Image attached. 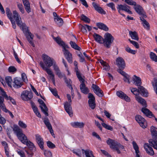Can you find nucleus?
Here are the masks:
<instances>
[{
  "label": "nucleus",
  "mask_w": 157,
  "mask_h": 157,
  "mask_svg": "<svg viewBox=\"0 0 157 157\" xmlns=\"http://www.w3.org/2000/svg\"><path fill=\"white\" fill-rule=\"evenodd\" d=\"M13 17L14 18L17 25L23 31L27 39L30 44L33 47L35 44L32 41L33 36L31 32L29 31L28 27L24 23H22L20 15L16 10L13 12Z\"/></svg>",
  "instance_id": "obj_1"
},
{
  "label": "nucleus",
  "mask_w": 157,
  "mask_h": 157,
  "mask_svg": "<svg viewBox=\"0 0 157 157\" xmlns=\"http://www.w3.org/2000/svg\"><path fill=\"white\" fill-rule=\"evenodd\" d=\"M13 130L18 139L22 143L25 144L28 140L27 136L23 133L22 130L16 125H14Z\"/></svg>",
  "instance_id": "obj_2"
},
{
  "label": "nucleus",
  "mask_w": 157,
  "mask_h": 157,
  "mask_svg": "<svg viewBox=\"0 0 157 157\" xmlns=\"http://www.w3.org/2000/svg\"><path fill=\"white\" fill-rule=\"evenodd\" d=\"M104 38L103 39V44L107 48L110 47L111 44L113 42L114 38L113 36L109 33H106L104 35Z\"/></svg>",
  "instance_id": "obj_3"
},
{
  "label": "nucleus",
  "mask_w": 157,
  "mask_h": 157,
  "mask_svg": "<svg viewBox=\"0 0 157 157\" xmlns=\"http://www.w3.org/2000/svg\"><path fill=\"white\" fill-rule=\"evenodd\" d=\"M42 59L44 62H42L43 63L45 67L48 68L52 66L56 62L53 58L50 57L46 54L43 55Z\"/></svg>",
  "instance_id": "obj_4"
},
{
  "label": "nucleus",
  "mask_w": 157,
  "mask_h": 157,
  "mask_svg": "<svg viewBox=\"0 0 157 157\" xmlns=\"http://www.w3.org/2000/svg\"><path fill=\"white\" fill-rule=\"evenodd\" d=\"M53 39L57 43L62 47L63 48V52L65 56V55L68 54L69 53H70L69 51L67 49V48H69L68 45L66 44L60 37H54Z\"/></svg>",
  "instance_id": "obj_5"
},
{
  "label": "nucleus",
  "mask_w": 157,
  "mask_h": 157,
  "mask_svg": "<svg viewBox=\"0 0 157 157\" xmlns=\"http://www.w3.org/2000/svg\"><path fill=\"white\" fill-rule=\"evenodd\" d=\"M67 97L68 100L69 102H66L64 105V107L66 112L71 117L73 115V113L72 107L70 103L71 102V95L69 94L67 95Z\"/></svg>",
  "instance_id": "obj_6"
},
{
  "label": "nucleus",
  "mask_w": 157,
  "mask_h": 157,
  "mask_svg": "<svg viewBox=\"0 0 157 157\" xmlns=\"http://www.w3.org/2000/svg\"><path fill=\"white\" fill-rule=\"evenodd\" d=\"M107 144L109 145L110 148L115 150L118 154L121 153V151L117 147L118 142L115 140L109 138L106 141Z\"/></svg>",
  "instance_id": "obj_7"
},
{
  "label": "nucleus",
  "mask_w": 157,
  "mask_h": 157,
  "mask_svg": "<svg viewBox=\"0 0 157 157\" xmlns=\"http://www.w3.org/2000/svg\"><path fill=\"white\" fill-rule=\"evenodd\" d=\"M33 97L32 92L26 90L23 91L21 94V98L23 100L25 101L30 100Z\"/></svg>",
  "instance_id": "obj_8"
},
{
  "label": "nucleus",
  "mask_w": 157,
  "mask_h": 157,
  "mask_svg": "<svg viewBox=\"0 0 157 157\" xmlns=\"http://www.w3.org/2000/svg\"><path fill=\"white\" fill-rule=\"evenodd\" d=\"M40 65L42 68L50 76V77L51 78L53 83L55 85V82L54 75L53 74L52 71L51 70L50 68H48L45 67L42 61L40 62Z\"/></svg>",
  "instance_id": "obj_9"
},
{
  "label": "nucleus",
  "mask_w": 157,
  "mask_h": 157,
  "mask_svg": "<svg viewBox=\"0 0 157 157\" xmlns=\"http://www.w3.org/2000/svg\"><path fill=\"white\" fill-rule=\"evenodd\" d=\"M133 8L136 12L141 16V17H147L145 12L141 6L136 3V5L134 6Z\"/></svg>",
  "instance_id": "obj_10"
},
{
  "label": "nucleus",
  "mask_w": 157,
  "mask_h": 157,
  "mask_svg": "<svg viewBox=\"0 0 157 157\" xmlns=\"http://www.w3.org/2000/svg\"><path fill=\"white\" fill-rule=\"evenodd\" d=\"M92 88L94 92L99 97H102L103 95V92L97 85L93 84Z\"/></svg>",
  "instance_id": "obj_11"
},
{
  "label": "nucleus",
  "mask_w": 157,
  "mask_h": 157,
  "mask_svg": "<svg viewBox=\"0 0 157 157\" xmlns=\"http://www.w3.org/2000/svg\"><path fill=\"white\" fill-rule=\"evenodd\" d=\"M38 101L40 104V107L42 112L46 116H48V115L47 112L48 109L44 101L41 99H39L38 100Z\"/></svg>",
  "instance_id": "obj_12"
},
{
  "label": "nucleus",
  "mask_w": 157,
  "mask_h": 157,
  "mask_svg": "<svg viewBox=\"0 0 157 157\" xmlns=\"http://www.w3.org/2000/svg\"><path fill=\"white\" fill-rule=\"evenodd\" d=\"M135 119L141 127L143 128H146L144 124L145 120L142 116L140 115H137L135 117Z\"/></svg>",
  "instance_id": "obj_13"
},
{
  "label": "nucleus",
  "mask_w": 157,
  "mask_h": 157,
  "mask_svg": "<svg viewBox=\"0 0 157 157\" xmlns=\"http://www.w3.org/2000/svg\"><path fill=\"white\" fill-rule=\"evenodd\" d=\"M22 85L23 82L21 81L20 78L16 77L14 79L13 86L14 88H20Z\"/></svg>",
  "instance_id": "obj_14"
},
{
  "label": "nucleus",
  "mask_w": 157,
  "mask_h": 157,
  "mask_svg": "<svg viewBox=\"0 0 157 157\" xmlns=\"http://www.w3.org/2000/svg\"><path fill=\"white\" fill-rule=\"evenodd\" d=\"M117 65L120 68L123 69L125 66L124 59L121 57L117 58L116 60Z\"/></svg>",
  "instance_id": "obj_15"
},
{
  "label": "nucleus",
  "mask_w": 157,
  "mask_h": 157,
  "mask_svg": "<svg viewBox=\"0 0 157 157\" xmlns=\"http://www.w3.org/2000/svg\"><path fill=\"white\" fill-rule=\"evenodd\" d=\"M36 141L38 144L40 148L43 150L44 149V141L42 138L39 134H36Z\"/></svg>",
  "instance_id": "obj_16"
},
{
  "label": "nucleus",
  "mask_w": 157,
  "mask_h": 157,
  "mask_svg": "<svg viewBox=\"0 0 157 157\" xmlns=\"http://www.w3.org/2000/svg\"><path fill=\"white\" fill-rule=\"evenodd\" d=\"M117 95L120 98L124 99L127 101H130V98L126 94L121 91H117L116 93Z\"/></svg>",
  "instance_id": "obj_17"
},
{
  "label": "nucleus",
  "mask_w": 157,
  "mask_h": 157,
  "mask_svg": "<svg viewBox=\"0 0 157 157\" xmlns=\"http://www.w3.org/2000/svg\"><path fill=\"white\" fill-rule=\"evenodd\" d=\"M118 6H119V8L122 10L124 11L129 14H132V12L129 9L130 7V6L127 5L121 4L118 5Z\"/></svg>",
  "instance_id": "obj_18"
},
{
  "label": "nucleus",
  "mask_w": 157,
  "mask_h": 157,
  "mask_svg": "<svg viewBox=\"0 0 157 157\" xmlns=\"http://www.w3.org/2000/svg\"><path fill=\"white\" fill-rule=\"evenodd\" d=\"M144 148L147 154L151 155H154V153L152 148L148 144H145L144 145Z\"/></svg>",
  "instance_id": "obj_19"
},
{
  "label": "nucleus",
  "mask_w": 157,
  "mask_h": 157,
  "mask_svg": "<svg viewBox=\"0 0 157 157\" xmlns=\"http://www.w3.org/2000/svg\"><path fill=\"white\" fill-rule=\"evenodd\" d=\"M92 5L95 10L99 13L104 14H105V12L101 7L99 6L95 2H93Z\"/></svg>",
  "instance_id": "obj_20"
},
{
  "label": "nucleus",
  "mask_w": 157,
  "mask_h": 157,
  "mask_svg": "<svg viewBox=\"0 0 157 157\" xmlns=\"http://www.w3.org/2000/svg\"><path fill=\"white\" fill-rule=\"evenodd\" d=\"M80 89L82 92L85 94H87L89 92L88 88L86 86L84 82H81L80 85Z\"/></svg>",
  "instance_id": "obj_21"
},
{
  "label": "nucleus",
  "mask_w": 157,
  "mask_h": 157,
  "mask_svg": "<svg viewBox=\"0 0 157 157\" xmlns=\"http://www.w3.org/2000/svg\"><path fill=\"white\" fill-rule=\"evenodd\" d=\"M22 1L26 11L28 13L31 12V11L30 5L29 0H22Z\"/></svg>",
  "instance_id": "obj_22"
},
{
  "label": "nucleus",
  "mask_w": 157,
  "mask_h": 157,
  "mask_svg": "<svg viewBox=\"0 0 157 157\" xmlns=\"http://www.w3.org/2000/svg\"><path fill=\"white\" fill-rule=\"evenodd\" d=\"M151 132L153 140H157V128L154 126L151 128Z\"/></svg>",
  "instance_id": "obj_23"
},
{
  "label": "nucleus",
  "mask_w": 157,
  "mask_h": 157,
  "mask_svg": "<svg viewBox=\"0 0 157 157\" xmlns=\"http://www.w3.org/2000/svg\"><path fill=\"white\" fill-rule=\"evenodd\" d=\"M71 125L75 128H82L84 126V123L82 122H74L71 123Z\"/></svg>",
  "instance_id": "obj_24"
},
{
  "label": "nucleus",
  "mask_w": 157,
  "mask_h": 157,
  "mask_svg": "<svg viewBox=\"0 0 157 157\" xmlns=\"http://www.w3.org/2000/svg\"><path fill=\"white\" fill-rule=\"evenodd\" d=\"M132 80L133 83L136 85L139 86L141 85V79L140 77L134 75L132 77Z\"/></svg>",
  "instance_id": "obj_25"
},
{
  "label": "nucleus",
  "mask_w": 157,
  "mask_h": 157,
  "mask_svg": "<svg viewBox=\"0 0 157 157\" xmlns=\"http://www.w3.org/2000/svg\"><path fill=\"white\" fill-rule=\"evenodd\" d=\"M140 93L144 97H147L148 95V92L147 90L145 89L143 86H139L138 87Z\"/></svg>",
  "instance_id": "obj_26"
},
{
  "label": "nucleus",
  "mask_w": 157,
  "mask_h": 157,
  "mask_svg": "<svg viewBox=\"0 0 157 157\" xmlns=\"http://www.w3.org/2000/svg\"><path fill=\"white\" fill-rule=\"evenodd\" d=\"M136 101L144 107L147 106V104L145 100L141 97L137 96L136 97Z\"/></svg>",
  "instance_id": "obj_27"
},
{
  "label": "nucleus",
  "mask_w": 157,
  "mask_h": 157,
  "mask_svg": "<svg viewBox=\"0 0 157 157\" xmlns=\"http://www.w3.org/2000/svg\"><path fill=\"white\" fill-rule=\"evenodd\" d=\"M93 37L96 42L100 44H103V38L99 34L95 33Z\"/></svg>",
  "instance_id": "obj_28"
},
{
  "label": "nucleus",
  "mask_w": 157,
  "mask_h": 157,
  "mask_svg": "<svg viewBox=\"0 0 157 157\" xmlns=\"http://www.w3.org/2000/svg\"><path fill=\"white\" fill-rule=\"evenodd\" d=\"M146 17H140V19L142 21V24L144 28L147 30H149L150 29V25L149 23L144 19Z\"/></svg>",
  "instance_id": "obj_29"
},
{
  "label": "nucleus",
  "mask_w": 157,
  "mask_h": 157,
  "mask_svg": "<svg viewBox=\"0 0 157 157\" xmlns=\"http://www.w3.org/2000/svg\"><path fill=\"white\" fill-rule=\"evenodd\" d=\"M132 145L136 153V157H140L139 154L140 152L139 150V147L138 145L135 141H133L132 142Z\"/></svg>",
  "instance_id": "obj_30"
},
{
  "label": "nucleus",
  "mask_w": 157,
  "mask_h": 157,
  "mask_svg": "<svg viewBox=\"0 0 157 157\" xmlns=\"http://www.w3.org/2000/svg\"><path fill=\"white\" fill-rule=\"evenodd\" d=\"M83 154H84L86 157H94L92 151L89 150H85L82 149Z\"/></svg>",
  "instance_id": "obj_31"
},
{
  "label": "nucleus",
  "mask_w": 157,
  "mask_h": 157,
  "mask_svg": "<svg viewBox=\"0 0 157 157\" xmlns=\"http://www.w3.org/2000/svg\"><path fill=\"white\" fill-rule=\"evenodd\" d=\"M141 111L147 117H151L152 116V112L148 109L146 108L145 107L143 108L142 109Z\"/></svg>",
  "instance_id": "obj_32"
},
{
  "label": "nucleus",
  "mask_w": 157,
  "mask_h": 157,
  "mask_svg": "<svg viewBox=\"0 0 157 157\" xmlns=\"http://www.w3.org/2000/svg\"><path fill=\"white\" fill-rule=\"evenodd\" d=\"M96 25L98 27L101 29L105 31H108L109 30L108 28L106 25L101 23H97Z\"/></svg>",
  "instance_id": "obj_33"
},
{
  "label": "nucleus",
  "mask_w": 157,
  "mask_h": 157,
  "mask_svg": "<svg viewBox=\"0 0 157 157\" xmlns=\"http://www.w3.org/2000/svg\"><path fill=\"white\" fill-rule=\"evenodd\" d=\"M129 34L132 39L137 40H139V38L136 32L130 31L129 32Z\"/></svg>",
  "instance_id": "obj_34"
},
{
  "label": "nucleus",
  "mask_w": 157,
  "mask_h": 157,
  "mask_svg": "<svg viewBox=\"0 0 157 157\" xmlns=\"http://www.w3.org/2000/svg\"><path fill=\"white\" fill-rule=\"evenodd\" d=\"M54 20L56 23L59 26H62L63 24V21L62 19L59 17L54 18Z\"/></svg>",
  "instance_id": "obj_35"
},
{
  "label": "nucleus",
  "mask_w": 157,
  "mask_h": 157,
  "mask_svg": "<svg viewBox=\"0 0 157 157\" xmlns=\"http://www.w3.org/2000/svg\"><path fill=\"white\" fill-rule=\"evenodd\" d=\"M64 79L65 80V82L67 84V86L71 90V92L73 91V89L71 86L72 81L70 79H67L66 76H64Z\"/></svg>",
  "instance_id": "obj_36"
},
{
  "label": "nucleus",
  "mask_w": 157,
  "mask_h": 157,
  "mask_svg": "<svg viewBox=\"0 0 157 157\" xmlns=\"http://www.w3.org/2000/svg\"><path fill=\"white\" fill-rule=\"evenodd\" d=\"M149 142L151 146H152L154 149L157 150V140L150 139L149 140Z\"/></svg>",
  "instance_id": "obj_37"
},
{
  "label": "nucleus",
  "mask_w": 157,
  "mask_h": 157,
  "mask_svg": "<svg viewBox=\"0 0 157 157\" xmlns=\"http://www.w3.org/2000/svg\"><path fill=\"white\" fill-rule=\"evenodd\" d=\"M70 44L71 47L74 49L80 51L81 48L79 47L75 42H73L72 41H71L70 42Z\"/></svg>",
  "instance_id": "obj_38"
},
{
  "label": "nucleus",
  "mask_w": 157,
  "mask_h": 157,
  "mask_svg": "<svg viewBox=\"0 0 157 157\" xmlns=\"http://www.w3.org/2000/svg\"><path fill=\"white\" fill-rule=\"evenodd\" d=\"M81 19L86 23H89L90 22V19L83 14L81 15Z\"/></svg>",
  "instance_id": "obj_39"
},
{
  "label": "nucleus",
  "mask_w": 157,
  "mask_h": 157,
  "mask_svg": "<svg viewBox=\"0 0 157 157\" xmlns=\"http://www.w3.org/2000/svg\"><path fill=\"white\" fill-rule=\"evenodd\" d=\"M152 83L154 89L156 94H157V79L156 78H154Z\"/></svg>",
  "instance_id": "obj_40"
},
{
  "label": "nucleus",
  "mask_w": 157,
  "mask_h": 157,
  "mask_svg": "<svg viewBox=\"0 0 157 157\" xmlns=\"http://www.w3.org/2000/svg\"><path fill=\"white\" fill-rule=\"evenodd\" d=\"M6 13L8 18L10 20L13 19L12 14L10 9L7 7L6 9Z\"/></svg>",
  "instance_id": "obj_41"
},
{
  "label": "nucleus",
  "mask_w": 157,
  "mask_h": 157,
  "mask_svg": "<svg viewBox=\"0 0 157 157\" xmlns=\"http://www.w3.org/2000/svg\"><path fill=\"white\" fill-rule=\"evenodd\" d=\"M6 82L8 84V86L11 87H12V78L10 76L6 77Z\"/></svg>",
  "instance_id": "obj_42"
},
{
  "label": "nucleus",
  "mask_w": 157,
  "mask_h": 157,
  "mask_svg": "<svg viewBox=\"0 0 157 157\" xmlns=\"http://www.w3.org/2000/svg\"><path fill=\"white\" fill-rule=\"evenodd\" d=\"M25 144L28 146L29 149L31 150H33L34 148H35L33 144L28 140H27V141H26Z\"/></svg>",
  "instance_id": "obj_43"
},
{
  "label": "nucleus",
  "mask_w": 157,
  "mask_h": 157,
  "mask_svg": "<svg viewBox=\"0 0 157 157\" xmlns=\"http://www.w3.org/2000/svg\"><path fill=\"white\" fill-rule=\"evenodd\" d=\"M100 62L103 65L104 69L106 70H108L109 69V67L107 63L102 60H101Z\"/></svg>",
  "instance_id": "obj_44"
},
{
  "label": "nucleus",
  "mask_w": 157,
  "mask_h": 157,
  "mask_svg": "<svg viewBox=\"0 0 157 157\" xmlns=\"http://www.w3.org/2000/svg\"><path fill=\"white\" fill-rule=\"evenodd\" d=\"M131 91L133 93V94L135 95L136 96H137V95H139L140 94V92L139 91V89H138L135 88H131Z\"/></svg>",
  "instance_id": "obj_45"
},
{
  "label": "nucleus",
  "mask_w": 157,
  "mask_h": 157,
  "mask_svg": "<svg viewBox=\"0 0 157 157\" xmlns=\"http://www.w3.org/2000/svg\"><path fill=\"white\" fill-rule=\"evenodd\" d=\"M150 58L155 62H157V56L155 53L151 52L150 54Z\"/></svg>",
  "instance_id": "obj_46"
},
{
  "label": "nucleus",
  "mask_w": 157,
  "mask_h": 157,
  "mask_svg": "<svg viewBox=\"0 0 157 157\" xmlns=\"http://www.w3.org/2000/svg\"><path fill=\"white\" fill-rule=\"evenodd\" d=\"M65 57L69 63H72V57L71 53H69L68 54L65 55Z\"/></svg>",
  "instance_id": "obj_47"
},
{
  "label": "nucleus",
  "mask_w": 157,
  "mask_h": 157,
  "mask_svg": "<svg viewBox=\"0 0 157 157\" xmlns=\"http://www.w3.org/2000/svg\"><path fill=\"white\" fill-rule=\"evenodd\" d=\"M125 75L124 76L123 80L125 82H127L128 83L130 84V81L131 78L130 76L127 74Z\"/></svg>",
  "instance_id": "obj_48"
},
{
  "label": "nucleus",
  "mask_w": 157,
  "mask_h": 157,
  "mask_svg": "<svg viewBox=\"0 0 157 157\" xmlns=\"http://www.w3.org/2000/svg\"><path fill=\"white\" fill-rule=\"evenodd\" d=\"M49 89L54 96L58 98H59V96L57 94L56 89V88L52 89L50 87Z\"/></svg>",
  "instance_id": "obj_49"
},
{
  "label": "nucleus",
  "mask_w": 157,
  "mask_h": 157,
  "mask_svg": "<svg viewBox=\"0 0 157 157\" xmlns=\"http://www.w3.org/2000/svg\"><path fill=\"white\" fill-rule=\"evenodd\" d=\"M88 98L89 99L88 102L95 101V97L92 94L89 93L88 94Z\"/></svg>",
  "instance_id": "obj_50"
},
{
  "label": "nucleus",
  "mask_w": 157,
  "mask_h": 157,
  "mask_svg": "<svg viewBox=\"0 0 157 157\" xmlns=\"http://www.w3.org/2000/svg\"><path fill=\"white\" fill-rule=\"evenodd\" d=\"M125 50L128 53L132 54H135L136 52L135 50H132L128 46L126 47L125 48Z\"/></svg>",
  "instance_id": "obj_51"
},
{
  "label": "nucleus",
  "mask_w": 157,
  "mask_h": 157,
  "mask_svg": "<svg viewBox=\"0 0 157 157\" xmlns=\"http://www.w3.org/2000/svg\"><path fill=\"white\" fill-rule=\"evenodd\" d=\"M30 103L32 106L34 112L35 113L38 111V109L36 106L35 105V103L33 101H30Z\"/></svg>",
  "instance_id": "obj_52"
},
{
  "label": "nucleus",
  "mask_w": 157,
  "mask_h": 157,
  "mask_svg": "<svg viewBox=\"0 0 157 157\" xmlns=\"http://www.w3.org/2000/svg\"><path fill=\"white\" fill-rule=\"evenodd\" d=\"M76 74L78 78L81 82H84V79L82 78L81 74L78 71H76Z\"/></svg>",
  "instance_id": "obj_53"
},
{
  "label": "nucleus",
  "mask_w": 157,
  "mask_h": 157,
  "mask_svg": "<svg viewBox=\"0 0 157 157\" xmlns=\"http://www.w3.org/2000/svg\"><path fill=\"white\" fill-rule=\"evenodd\" d=\"M124 2L129 5L134 6L136 5V2L132 0H125Z\"/></svg>",
  "instance_id": "obj_54"
},
{
  "label": "nucleus",
  "mask_w": 157,
  "mask_h": 157,
  "mask_svg": "<svg viewBox=\"0 0 157 157\" xmlns=\"http://www.w3.org/2000/svg\"><path fill=\"white\" fill-rule=\"evenodd\" d=\"M17 7L20 11L22 13H24L25 12L23 6L21 4L18 3L17 4Z\"/></svg>",
  "instance_id": "obj_55"
},
{
  "label": "nucleus",
  "mask_w": 157,
  "mask_h": 157,
  "mask_svg": "<svg viewBox=\"0 0 157 157\" xmlns=\"http://www.w3.org/2000/svg\"><path fill=\"white\" fill-rule=\"evenodd\" d=\"M44 123L45 124L46 127H47L48 128L52 127L50 123L49 122V120L48 119L44 120Z\"/></svg>",
  "instance_id": "obj_56"
},
{
  "label": "nucleus",
  "mask_w": 157,
  "mask_h": 157,
  "mask_svg": "<svg viewBox=\"0 0 157 157\" xmlns=\"http://www.w3.org/2000/svg\"><path fill=\"white\" fill-rule=\"evenodd\" d=\"M48 146L50 148L53 149L55 147V145L50 141H48L47 142Z\"/></svg>",
  "instance_id": "obj_57"
},
{
  "label": "nucleus",
  "mask_w": 157,
  "mask_h": 157,
  "mask_svg": "<svg viewBox=\"0 0 157 157\" xmlns=\"http://www.w3.org/2000/svg\"><path fill=\"white\" fill-rule=\"evenodd\" d=\"M107 6L110 8L112 10L115 11L116 10L115 4L113 2H110L107 4Z\"/></svg>",
  "instance_id": "obj_58"
},
{
  "label": "nucleus",
  "mask_w": 157,
  "mask_h": 157,
  "mask_svg": "<svg viewBox=\"0 0 157 157\" xmlns=\"http://www.w3.org/2000/svg\"><path fill=\"white\" fill-rule=\"evenodd\" d=\"M19 126L22 128H25L27 127V125L21 121H19L18 123Z\"/></svg>",
  "instance_id": "obj_59"
},
{
  "label": "nucleus",
  "mask_w": 157,
  "mask_h": 157,
  "mask_svg": "<svg viewBox=\"0 0 157 157\" xmlns=\"http://www.w3.org/2000/svg\"><path fill=\"white\" fill-rule=\"evenodd\" d=\"M129 40L136 48H139V44L137 42L133 40H131L130 39H129Z\"/></svg>",
  "instance_id": "obj_60"
},
{
  "label": "nucleus",
  "mask_w": 157,
  "mask_h": 157,
  "mask_svg": "<svg viewBox=\"0 0 157 157\" xmlns=\"http://www.w3.org/2000/svg\"><path fill=\"white\" fill-rule=\"evenodd\" d=\"M88 103L90 107L92 109H94L96 106V104L95 101H90L88 102Z\"/></svg>",
  "instance_id": "obj_61"
},
{
  "label": "nucleus",
  "mask_w": 157,
  "mask_h": 157,
  "mask_svg": "<svg viewBox=\"0 0 157 157\" xmlns=\"http://www.w3.org/2000/svg\"><path fill=\"white\" fill-rule=\"evenodd\" d=\"M0 94L4 97L5 98L6 97V98H8L6 92L2 88L0 89Z\"/></svg>",
  "instance_id": "obj_62"
},
{
  "label": "nucleus",
  "mask_w": 157,
  "mask_h": 157,
  "mask_svg": "<svg viewBox=\"0 0 157 157\" xmlns=\"http://www.w3.org/2000/svg\"><path fill=\"white\" fill-rule=\"evenodd\" d=\"M7 98H6H6L5 99L6 100H10V101L12 102V103L13 105L16 104V103L15 100L13 98H12L10 96L8 97V96Z\"/></svg>",
  "instance_id": "obj_63"
},
{
  "label": "nucleus",
  "mask_w": 157,
  "mask_h": 157,
  "mask_svg": "<svg viewBox=\"0 0 157 157\" xmlns=\"http://www.w3.org/2000/svg\"><path fill=\"white\" fill-rule=\"evenodd\" d=\"M8 71L10 72L14 73L16 71L17 69L13 66H10L8 68Z\"/></svg>",
  "instance_id": "obj_64"
}]
</instances>
